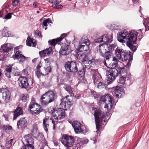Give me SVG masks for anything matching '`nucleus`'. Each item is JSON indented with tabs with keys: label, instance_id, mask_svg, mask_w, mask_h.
<instances>
[{
	"label": "nucleus",
	"instance_id": "f257e3e1",
	"mask_svg": "<svg viewBox=\"0 0 149 149\" xmlns=\"http://www.w3.org/2000/svg\"><path fill=\"white\" fill-rule=\"evenodd\" d=\"M139 32L133 30L128 32L125 30L118 32L117 37L118 41L122 43H125L128 47L132 51H135L136 47L133 45L135 44L138 36Z\"/></svg>",
	"mask_w": 149,
	"mask_h": 149
},
{
	"label": "nucleus",
	"instance_id": "f03ea898",
	"mask_svg": "<svg viewBox=\"0 0 149 149\" xmlns=\"http://www.w3.org/2000/svg\"><path fill=\"white\" fill-rule=\"evenodd\" d=\"M95 109V107L94 108L93 107H92V109L94 110V115L95 117L96 128L97 130L96 132L98 133L99 132L100 126V122L102 123H103V122H105L106 120L104 118H106V117L108 118L109 116L108 115H104L102 114L101 111H96V110H94Z\"/></svg>",
	"mask_w": 149,
	"mask_h": 149
},
{
	"label": "nucleus",
	"instance_id": "7ed1b4c3",
	"mask_svg": "<svg viewBox=\"0 0 149 149\" xmlns=\"http://www.w3.org/2000/svg\"><path fill=\"white\" fill-rule=\"evenodd\" d=\"M89 71H90L91 74H93V78L94 81V84H97V87L99 88H105L107 85L104 83L100 82L98 83L97 82L99 81L100 79V75H99L97 70L89 69Z\"/></svg>",
	"mask_w": 149,
	"mask_h": 149
},
{
	"label": "nucleus",
	"instance_id": "20e7f679",
	"mask_svg": "<svg viewBox=\"0 0 149 149\" xmlns=\"http://www.w3.org/2000/svg\"><path fill=\"white\" fill-rule=\"evenodd\" d=\"M118 71L115 68H111L107 72L106 78L108 84H111L117 76Z\"/></svg>",
	"mask_w": 149,
	"mask_h": 149
},
{
	"label": "nucleus",
	"instance_id": "39448f33",
	"mask_svg": "<svg viewBox=\"0 0 149 149\" xmlns=\"http://www.w3.org/2000/svg\"><path fill=\"white\" fill-rule=\"evenodd\" d=\"M116 55L120 60L125 62L128 60L130 54L126 52V50L118 47L115 50Z\"/></svg>",
	"mask_w": 149,
	"mask_h": 149
},
{
	"label": "nucleus",
	"instance_id": "423d86ee",
	"mask_svg": "<svg viewBox=\"0 0 149 149\" xmlns=\"http://www.w3.org/2000/svg\"><path fill=\"white\" fill-rule=\"evenodd\" d=\"M31 113L34 115H37L41 112L43 110L40 105H39L32 100L29 106Z\"/></svg>",
	"mask_w": 149,
	"mask_h": 149
},
{
	"label": "nucleus",
	"instance_id": "0eeeda50",
	"mask_svg": "<svg viewBox=\"0 0 149 149\" xmlns=\"http://www.w3.org/2000/svg\"><path fill=\"white\" fill-rule=\"evenodd\" d=\"M54 118L56 120L63 118L65 116L64 110L63 109L56 108L51 111Z\"/></svg>",
	"mask_w": 149,
	"mask_h": 149
},
{
	"label": "nucleus",
	"instance_id": "6e6552de",
	"mask_svg": "<svg viewBox=\"0 0 149 149\" xmlns=\"http://www.w3.org/2000/svg\"><path fill=\"white\" fill-rule=\"evenodd\" d=\"M24 138L26 145L23 146L21 149H34V147L33 146L34 141L32 135L29 134L26 135Z\"/></svg>",
	"mask_w": 149,
	"mask_h": 149
},
{
	"label": "nucleus",
	"instance_id": "1a4fd4ad",
	"mask_svg": "<svg viewBox=\"0 0 149 149\" xmlns=\"http://www.w3.org/2000/svg\"><path fill=\"white\" fill-rule=\"evenodd\" d=\"M77 64L75 62H68L65 64V67L68 71L74 72L78 70Z\"/></svg>",
	"mask_w": 149,
	"mask_h": 149
},
{
	"label": "nucleus",
	"instance_id": "9d476101",
	"mask_svg": "<svg viewBox=\"0 0 149 149\" xmlns=\"http://www.w3.org/2000/svg\"><path fill=\"white\" fill-rule=\"evenodd\" d=\"M2 94V99L3 103H7L9 102L10 99L11 93L7 89H3L1 91Z\"/></svg>",
	"mask_w": 149,
	"mask_h": 149
},
{
	"label": "nucleus",
	"instance_id": "9b49d317",
	"mask_svg": "<svg viewBox=\"0 0 149 149\" xmlns=\"http://www.w3.org/2000/svg\"><path fill=\"white\" fill-rule=\"evenodd\" d=\"M18 82L19 86L21 88L26 89L29 87L28 79L25 77H19L18 80Z\"/></svg>",
	"mask_w": 149,
	"mask_h": 149
},
{
	"label": "nucleus",
	"instance_id": "f8f14e48",
	"mask_svg": "<svg viewBox=\"0 0 149 149\" xmlns=\"http://www.w3.org/2000/svg\"><path fill=\"white\" fill-rule=\"evenodd\" d=\"M113 49V47L111 45H109V46L107 45V48L106 54V59L104 61V63L106 66L109 63V62L110 60H111L112 57L111 55V54Z\"/></svg>",
	"mask_w": 149,
	"mask_h": 149
},
{
	"label": "nucleus",
	"instance_id": "ddd939ff",
	"mask_svg": "<svg viewBox=\"0 0 149 149\" xmlns=\"http://www.w3.org/2000/svg\"><path fill=\"white\" fill-rule=\"evenodd\" d=\"M107 45L105 43L100 44L97 48V52L103 57L104 58V61L106 59L107 48Z\"/></svg>",
	"mask_w": 149,
	"mask_h": 149
},
{
	"label": "nucleus",
	"instance_id": "4468645a",
	"mask_svg": "<svg viewBox=\"0 0 149 149\" xmlns=\"http://www.w3.org/2000/svg\"><path fill=\"white\" fill-rule=\"evenodd\" d=\"M74 130L76 133H80L83 131L81 123L77 121H74L72 124Z\"/></svg>",
	"mask_w": 149,
	"mask_h": 149
},
{
	"label": "nucleus",
	"instance_id": "2eb2a0df",
	"mask_svg": "<svg viewBox=\"0 0 149 149\" xmlns=\"http://www.w3.org/2000/svg\"><path fill=\"white\" fill-rule=\"evenodd\" d=\"M71 49L70 47L68 44H64L61 47L59 53L62 55H65L70 53Z\"/></svg>",
	"mask_w": 149,
	"mask_h": 149
},
{
	"label": "nucleus",
	"instance_id": "dca6fc26",
	"mask_svg": "<svg viewBox=\"0 0 149 149\" xmlns=\"http://www.w3.org/2000/svg\"><path fill=\"white\" fill-rule=\"evenodd\" d=\"M88 142V140L87 139L79 138L74 146V147L72 148L71 149H80L83 145L87 143Z\"/></svg>",
	"mask_w": 149,
	"mask_h": 149
},
{
	"label": "nucleus",
	"instance_id": "f3484780",
	"mask_svg": "<svg viewBox=\"0 0 149 149\" xmlns=\"http://www.w3.org/2000/svg\"><path fill=\"white\" fill-rule=\"evenodd\" d=\"M12 57L14 59H17L20 63L23 62L27 58L21 54L19 51H17L15 55H13Z\"/></svg>",
	"mask_w": 149,
	"mask_h": 149
},
{
	"label": "nucleus",
	"instance_id": "a211bd4d",
	"mask_svg": "<svg viewBox=\"0 0 149 149\" xmlns=\"http://www.w3.org/2000/svg\"><path fill=\"white\" fill-rule=\"evenodd\" d=\"M28 122L26 119L24 118H21L17 123L18 129H23L25 128L28 125Z\"/></svg>",
	"mask_w": 149,
	"mask_h": 149
},
{
	"label": "nucleus",
	"instance_id": "6ab92c4d",
	"mask_svg": "<svg viewBox=\"0 0 149 149\" xmlns=\"http://www.w3.org/2000/svg\"><path fill=\"white\" fill-rule=\"evenodd\" d=\"M82 63L83 64L85 65V67L83 68L81 70V71L82 72V73H83V74H84L86 69H87L88 70V69L89 68H88L87 67V66L88 67L90 65H93L94 63L93 60H88L87 58L83 61Z\"/></svg>",
	"mask_w": 149,
	"mask_h": 149
},
{
	"label": "nucleus",
	"instance_id": "aec40b11",
	"mask_svg": "<svg viewBox=\"0 0 149 149\" xmlns=\"http://www.w3.org/2000/svg\"><path fill=\"white\" fill-rule=\"evenodd\" d=\"M113 100L112 98L108 101L109 103L107 104H106L104 106V108H107V111H108V113H106V115H108L109 116V117L108 118L106 117V118H104L105 119L106 121H107L108 119L109 118L110 116V114L109 113L108 114V113L110 111L111 109L112 108L113 105L112 102H113Z\"/></svg>",
	"mask_w": 149,
	"mask_h": 149
},
{
	"label": "nucleus",
	"instance_id": "412c9836",
	"mask_svg": "<svg viewBox=\"0 0 149 149\" xmlns=\"http://www.w3.org/2000/svg\"><path fill=\"white\" fill-rule=\"evenodd\" d=\"M44 96H46L50 103L54 101L55 100V95L52 91H49L45 94Z\"/></svg>",
	"mask_w": 149,
	"mask_h": 149
},
{
	"label": "nucleus",
	"instance_id": "4be33fe9",
	"mask_svg": "<svg viewBox=\"0 0 149 149\" xmlns=\"http://www.w3.org/2000/svg\"><path fill=\"white\" fill-rule=\"evenodd\" d=\"M114 93V95L116 98H118L119 96L121 97L122 95L125 93L124 90L119 86L116 87Z\"/></svg>",
	"mask_w": 149,
	"mask_h": 149
},
{
	"label": "nucleus",
	"instance_id": "5701e85b",
	"mask_svg": "<svg viewBox=\"0 0 149 149\" xmlns=\"http://www.w3.org/2000/svg\"><path fill=\"white\" fill-rule=\"evenodd\" d=\"M68 96H66L65 97L62 99L61 100V103L60 104V105L61 107L66 109L67 108H69L70 106V102L69 101L68 104V102L66 101L67 100V97H68Z\"/></svg>",
	"mask_w": 149,
	"mask_h": 149
},
{
	"label": "nucleus",
	"instance_id": "b1692460",
	"mask_svg": "<svg viewBox=\"0 0 149 149\" xmlns=\"http://www.w3.org/2000/svg\"><path fill=\"white\" fill-rule=\"evenodd\" d=\"M79 42H81V43L83 42L86 43L87 45H83V47L85 48H87V46H89L90 44V41L88 39L87 36H84L80 40Z\"/></svg>",
	"mask_w": 149,
	"mask_h": 149
},
{
	"label": "nucleus",
	"instance_id": "393cba45",
	"mask_svg": "<svg viewBox=\"0 0 149 149\" xmlns=\"http://www.w3.org/2000/svg\"><path fill=\"white\" fill-rule=\"evenodd\" d=\"M76 57L78 59L80 60L82 62L87 58L86 55L84 52H78L76 55Z\"/></svg>",
	"mask_w": 149,
	"mask_h": 149
},
{
	"label": "nucleus",
	"instance_id": "a878e982",
	"mask_svg": "<svg viewBox=\"0 0 149 149\" xmlns=\"http://www.w3.org/2000/svg\"><path fill=\"white\" fill-rule=\"evenodd\" d=\"M120 73L121 74V77L118 80V82L119 83L124 85L125 84L126 81L127 73L126 72L124 73H123L121 72Z\"/></svg>",
	"mask_w": 149,
	"mask_h": 149
},
{
	"label": "nucleus",
	"instance_id": "bb28decb",
	"mask_svg": "<svg viewBox=\"0 0 149 149\" xmlns=\"http://www.w3.org/2000/svg\"><path fill=\"white\" fill-rule=\"evenodd\" d=\"M49 2L52 5V6L54 8L61 9L63 8V6L58 3H57L56 0H49Z\"/></svg>",
	"mask_w": 149,
	"mask_h": 149
},
{
	"label": "nucleus",
	"instance_id": "cd10ccee",
	"mask_svg": "<svg viewBox=\"0 0 149 149\" xmlns=\"http://www.w3.org/2000/svg\"><path fill=\"white\" fill-rule=\"evenodd\" d=\"M44 95V94L41 96L40 101L42 105H46L50 103V102L47 96Z\"/></svg>",
	"mask_w": 149,
	"mask_h": 149
},
{
	"label": "nucleus",
	"instance_id": "c85d7f7f",
	"mask_svg": "<svg viewBox=\"0 0 149 149\" xmlns=\"http://www.w3.org/2000/svg\"><path fill=\"white\" fill-rule=\"evenodd\" d=\"M1 47L4 52H8L13 49L12 45L10 43H7L5 45H2Z\"/></svg>",
	"mask_w": 149,
	"mask_h": 149
},
{
	"label": "nucleus",
	"instance_id": "c756f323",
	"mask_svg": "<svg viewBox=\"0 0 149 149\" xmlns=\"http://www.w3.org/2000/svg\"><path fill=\"white\" fill-rule=\"evenodd\" d=\"M113 97L111 96H110L108 94L102 96L101 97L100 99V103H101L102 102H105V101H109L110 100L112 99Z\"/></svg>",
	"mask_w": 149,
	"mask_h": 149
},
{
	"label": "nucleus",
	"instance_id": "7c9ffc66",
	"mask_svg": "<svg viewBox=\"0 0 149 149\" xmlns=\"http://www.w3.org/2000/svg\"><path fill=\"white\" fill-rule=\"evenodd\" d=\"M36 41H33V39H32L29 37H28L26 40V43L27 46H29L35 47L36 45Z\"/></svg>",
	"mask_w": 149,
	"mask_h": 149
},
{
	"label": "nucleus",
	"instance_id": "2f4dec72",
	"mask_svg": "<svg viewBox=\"0 0 149 149\" xmlns=\"http://www.w3.org/2000/svg\"><path fill=\"white\" fill-rule=\"evenodd\" d=\"M22 109L20 107L17 108L14 112V119H15L18 116L22 114Z\"/></svg>",
	"mask_w": 149,
	"mask_h": 149
},
{
	"label": "nucleus",
	"instance_id": "473e14b6",
	"mask_svg": "<svg viewBox=\"0 0 149 149\" xmlns=\"http://www.w3.org/2000/svg\"><path fill=\"white\" fill-rule=\"evenodd\" d=\"M83 43H81V42H79V45L78 49L79 51H85L88 50L89 49V46H87V48H85L84 47H83V45H86L87 44L85 43H83Z\"/></svg>",
	"mask_w": 149,
	"mask_h": 149
},
{
	"label": "nucleus",
	"instance_id": "72a5a7b5",
	"mask_svg": "<svg viewBox=\"0 0 149 149\" xmlns=\"http://www.w3.org/2000/svg\"><path fill=\"white\" fill-rule=\"evenodd\" d=\"M61 41V39L57 38L49 40L48 41V43L51 45L55 46L58 42Z\"/></svg>",
	"mask_w": 149,
	"mask_h": 149
},
{
	"label": "nucleus",
	"instance_id": "f704fd0d",
	"mask_svg": "<svg viewBox=\"0 0 149 149\" xmlns=\"http://www.w3.org/2000/svg\"><path fill=\"white\" fill-rule=\"evenodd\" d=\"M51 72V68L50 65L46 64L44 67V70L43 71L44 74H47Z\"/></svg>",
	"mask_w": 149,
	"mask_h": 149
},
{
	"label": "nucleus",
	"instance_id": "c9c22d12",
	"mask_svg": "<svg viewBox=\"0 0 149 149\" xmlns=\"http://www.w3.org/2000/svg\"><path fill=\"white\" fill-rule=\"evenodd\" d=\"M48 119L47 118H45L43 121V124L44 130L46 132L48 131L47 128L49 127V123L48 122Z\"/></svg>",
	"mask_w": 149,
	"mask_h": 149
},
{
	"label": "nucleus",
	"instance_id": "e433bc0d",
	"mask_svg": "<svg viewBox=\"0 0 149 149\" xmlns=\"http://www.w3.org/2000/svg\"><path fill=\"white\" fill-rule=\"evenodd\" d=\"M143 24L145 26L146 30H148L149 27V18L145 19L143 21Z\"/></svg>",
	"mask_w": 149,
	"mask_h": 149
},
{
	"label": "nucleus",
	"instance_id": "4c0bfd02",
	"mask_svg": "<svg viewBox=\"0 0 149 149\" xmlns=\"http://www.w3.org/2000/svg\"><path fill=\"white\" fill-rule=\"evenodd\" d=\"M21 99L23 102H26L27 101L29 97V96L27 94H21L20 95Z\"/></svg>",
	"mask_w": 149,
	"mask_h": 149
},
{
	"label": "nucleus",
	"instance_id": "58836bf2",
	"mask_svg": "<svg viewBox=\"0 0 149 149\" xmlns=\"http://www.w3.org/2000/svg\"><path fill=\"white\" fill-rule=\"evenodd\" d=\"M65 89L67 91L69 94H72L73 91L72 88L68 85H65L64 87Z\"/></svg>",
	"mask_w": 149,
	"mask_h": 149
},
{
	"label": "nucleus",
	"instance_id": "ea45409f",
	"mask_svg": "<svg viewBox=\"0 0 149 149\" xmlns=\"http://www.w3.org/2000/svg\"><path fill=\"white\" fill-rule=\"evenodd\" d=\"M102 42L104 43H106L109 41L108 38V36L107 34H104L101 37Z\"/></svg>",
	"mask_w": 149,
	"mask_h": 149
},
{
	"label": "nucleus",
	"instance_id": "a19ab883",
	"mask_svg": "<svg viewBox=\"0 0 149 149\" xmlns=\"http://www.w3.org/2000/svg\"><path fill=\"white\" fill-rule=\"evenodd\" d=\"M13 139H11L9 141L6 142V147L7 148H9L12 146L13 143Z\"/></svg>",
	"mask_w": 149,
	"mask_h": 149
},
{
	"label": "nucleus",
	"instance_id": "79ce46f5",
	"mask_svg": "<svg viewBox=\"0 0 149 149\" xmlns=\"http://www.w3.org/2000/svg\"><path fill=\"white\" fill-rule=\"evenodd\" d=\"M51 22V21L49 18H48L44 20L43 22V23L42 24L44 26H47V24H49Z\"/></svg>",
	"mask_w": 149,
	"mask_h": 149
},
{
	"label": "nucleus",
	"instance_id": "37998d69",
	"mask_svg": "<svg viewBox=\"0 0 149 149\" xmlns=\"http://www.w3.org/2000/svg\"><path fill=\"white\" fill-rule=\"evenodd\" d=\"M45 49L42 50L39 52V54L41 57H43L47 55Z\"/></svg>",
	"mask_w": 149,
	"mask_h": 149
},
{
	"label": "nucleus",
	"instance_id": "c03bdc74",
	"mask_svg": "<svg viewBox=\"0 0 149 149\" xmlns=\"http://www.w3.org/2000/svg\"><path fill=\"white\" fill-rule=\"evenodd\" d=\"M112 60L115 62L114 63H112V65L114 67H116L117 65L118 60L116 57H113L112 58Z\"/></svg>",
	"mask_w": 149,
	"mask_h": 149
},
{
	"label": "nucleus",
	"instance_id": "a18cd8bd",
	"mask_svg": "<svg viewBox=\"0 0 149 149\" xmlns=\"http://www.w3.org/2000/svg\"><path fill=\"white\" fill-rule=\"evenodd\" d=\"M45 49L47 55H49L53 54V51L51 48L49 47Z\"/></svg>",
	"mask_w": 149,
	"mask_h": 149
},
{
	"label": "nucleus",
	"instance_id": "49530a36",
	"mask_svg": "<svg viewBox=\"0 0 149 149\" xmlns=\"http://www.w3.org/2000/svg\"><path fill=\"white\" fill-rule=\"evenodd\" d=\"M51 60V59L49 58H47L45 59L44 61H45V65L48 64L50 65Z\"/></svg>",
	"mask_w": 149,
	"mask_h": 149
},
{
	"label": "nucleus",
	"instance_id": "de8ad7c7",
	"mask_svg": "<svg viewBox=\"0 0 149 149\" xmlns=\"http://www.w3.org/2000/svg\"><path fill=\"white\" fill-rule=\"evenodd\" d=\"M6 72H11V66H7L6 69Z\"/></svg>",
	"mask_w": 149,
	"mask_h": 149
},
{
	"label": "nucleus",
	"instance_id": "09e8293b",
	"mask_svg": "<svg viewBox=\"0 0 149 149\" xmlns=\"http://www.w3.org/2000/svg\"><path fill=\"white\" fill-rule=\"evenodd\" d=\"M11 18V14L10 13H8L6 15L4 18L6 19H10Z\"/></svg>",
	"mask_w": 149,
	"mask_h": 149
},
{
	"label": "nucleus",
	"instance_id": "8fccbe9b",
	"mask_svg": "<svg viewBox=\"0 0 149 149\" xmlns=\"http://www.w3.org/2000/svg\"><path fill=\"white\" fill-rule=\"evenodd\" d=\"M19 1L18 0H14L13 1V6H16L18 4Z\"/></svg>",
	"mask_w": 149,
	"mask_h": 149
},
{
	"label": "nucleus",
	"instance_id": "3c124183",
	"mask_svg": "<svg viewBox=\"0 0 149 149\" xmlns=\"http://www.w3.org/2000/svg\"><path fill=\"white\" fill-rule=\"evenodd\" d=\"M96 138L97 136H93L91 137V140L93 141L94 143H95L97 141Z\"/></svg>",
	"mask_w": 149,
	"mask_h": 149
},
{
	"label": "nucleus",
	"instance_id": "603ef678",
	"mask_svg": "<svg viewBox=\"0 0 149 149\" xmlns=\"http://www.w3.org/2000/svg\"><path fill=\"white\" fill-rule=\"evenodd\" d=\"M67 34H66L63 33L61 35V37L58 38H60L61 39V41L64 38L66 37L67 36Z\"/></svg>",
	"mask_w": 149,
	"mask_h": 149
},
{
	"label": "nucleus",
	"instance_id": "864d4df0",
	"mask_svg": "<svg viewBox=\"0 0 149 149\" xmlns=\"http://www.w3.org/2000/svg\"><path fill=\"white\" fill-rule=\"evenodd\" d=\"M36 74L38 77H39L40 76L41 73L40 71V70H36Z\"/></svg>",
	"mask_w": 149,
	"mask_h": 149
},
{
	"label": "nucleus",
	"instance_id": "5fc2aeb1",
	"mask_svg": "<svg viewBox=\"0 0 149 149\" xmlns=\"http://www.w3.org/2000/svg\"><path fill=\"white\" fill-rule=\"evenodd\" d=\"M11 72H6L5 74V75L6 76V77H8V78H10L11 77L10 75L11 74Z\"/></svg>",
	"mask_w": 149,
	"mask_h": 149
},
{
	"label": "nucleus",
	"instance_id": "6e6d98bb",
	"mask_svg": "<svg viewBox=\"0 0 149 149\" xmlns=\"http://www.w3.org/2000/svg\"><path fill=\"white\" fill-rule=\"evenodd\" d=\"M22 73H23L24 74L26 75H28V73L27 71V69H25L24 70L22 71Z\"/></svg>",
	"mask_w": 149,
	"mask_h": 149
},
{
	"label": "nucleus",
	"instance_id": "4d7b16f0",
	"mask_svg": "<svg viewBox=\"0 0 149 149\" xmlns=\"http://www.w3.org/2000/svg\"><path fill=\"white\" fill-rule=\"evenodd\" d=\"M95 42H102L101 37H100V38H99L97 39L95 41Z\"/></svg>",
	"mask_w": 149,
	"mask_h": 149
},
{
	"label": "nucleus",
	"instance_id": "13d9d810",
	"mask_svg": "<svg viewBox=\"0 0 149 149\" xmlns=\"http://www.w3.org/2000/svg\"><path fill=\"white\" fill-rule=\"evenodd\" d=\"M35 35L36 36H39V37H41V34L40 31H38L35 33Z\"/></svg>",
	"mask_w": 149,
	"mask_h": 149
},
{
	"label": "nucleus",
	"instance_id": "bf43d9fd",
	"mask_svg": "<svg viewBox=\"0 0 149 149\" xmlns=\"http://www.w3.org/2000/svg\"><path fill=\"white\" fill-rule=\"evenodd\" d=\"M51 119L52 120V123H53V129H54V128L55 127V121L52 119Z\"/></svg>",
	"mask_w": 149,
	"mask_h": 149
},
{
	"label": "nucleus",
	"instance_id": "052dcab7",
	"mask_svg": "<svg viewBox=\"0 0 149 149\" xmlns=\"http://www.w3.org/2000/svg\"><path fill=\"white\" fill-rule=\"evenodd\" d=\"M9 32H7V34L6 33H5V35H4L3 33H2L3 35L4 36H6V37H9Z\"/></svg>",
	"mask_w": 149,
	"mask_h": 149
},
{
	"label": "nucleus",
	"instance_id": "680f3d73",
	"mask_svg": "<svg viewBox=\"0 0 149 149\" xmlns=\"http://www.w3.org/2000/svg\"><path fill=\"white\" fill-rule=\"evenodd\" d=\"M6 127L8 128V130H10L12 129V127L10 126H6Z\"/></svg>",
	"mask_w": 149,
	"mask_h": 149
},
{
	"label": "nucleus",
	"instance_id": "e2e57ef3",
	"mask_svg": "<svg viewBox=\"0 0 149 149\" xmlns=\"http://www.w3.org/2000/svg\"><path fill=\"white\" fill-rule=\"evenodd\" d=\"M4 146L0 142V149H3Z\"/></svg>",
	"mask_w": 149,
	"mask_h": 149
},
{
	"label": "nucleus",
	"instance_id": "0e129e2a",
	"mask_svg": "<svg viewBox=\"0 0 149 149\" xmlns=\"http://www.w3.org/2000/svg\"><path fill=\"white\" fill-rule=\"evenodd\" d=\"M37 3L36 2H34L33 3V6L34 7H36L37 6Z\"/></svg>",
	"mask_w": 149,
	"mask_h": 149
},
{
	"label": "nucleus",
	"instance_id": "69168bd1",
	"mask_svg": "<svg viewBox=\"0 0 149 149\" xmlns=\"http://www.w3.org/2000/svg\"><path fill=\"white\" fill-rule=\"evenodd\" d=\"M40 66L39 65H38L36 69H37V70H40Z\"/></svg>",
	"mask_w": 149,
	"mask_h": 149
},
{
	"label": "nucleus",
	"instance_id": "338daca9",
	"mask_svg": "<svg viewBox=\"0 0 149 149\" xmlns=\"http://www.w3.org/2000/svg\"><path fill=\"white\" fill-rule=\"evenodd\" d=\"M36 60H37L36 58H34V59H33L32 60V62L33 63H34L36 62Z\"/></svg>",
	"mask_w": 149,
	"mask_h": 149
},
{
	"label": "nucleus",
	"instance_id": "774afa93",
	"mask_svg": "<svg viewBox=\"0 0 149 149\" xmlns=\"http://www.w3.org/2000/svg\"><path fill=\"white\" fill-rule=\"evenodd\" d=\"M133 2L134 3H136L138 2V0H132Z\"/></svg>",
	"mask_w": 149,
	"mask_h": 149
}]
</instances>
